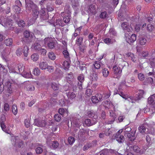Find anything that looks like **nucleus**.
I'll return each instance as SVG.
<instances>
[{
  "label": "nucleus",
  "instance_id": "nucleus-1",
  "mask_svg": "<svg viewBox=\"0 0 155 155\" xmlns=\"http://www.w3.org/2000/svg\"><path fill=\"white\" fill-rule=\"evenodd\" d=\"M129 64L125 61L121 60L118 66H114L113 68L114 74L116 75L117 78H119L121 75L122 69L124 68H128Z\"/></svg>",
  "mask_w": 155,
  "mask_h": 155
},
{
  "label": "nucleus",
  "instance_id": "nucleus-2",
  "mask_svg": "<svg viewBox=\"0 0 155 155\" xmlns=\"http://www.w3.org/2000/svg\"><path fill=\"white\" fill-rule=\"evenodd\" d=\"M2 25L10 30H13L15 27L13 26L12 20L9 18H7L2 23Z\"/></svg>",
  "mask_w": 155,
  "mask_h": 155
},
{
  "label": "nucleus",
  "instance_id": "nucleus-3",
  "mask_svg": "<svg viewBox=\"0 0 155 155\" xmlns=\"http://www.w3.org/2000/svg\"><path fill=\"white\" fill-rule=\"evenodd\" d=\"M25 2L26 11H29L31 10H32L36 8L37 7L33 1L31 0H27Z\"/></svg>",
  "mask_w": 155,
  "mask_h": 155
},
{
  "label": "nucleus",
  "instance_id": "nucleus-4",
  "mask_svg": "<svg viewBox=\"0 0 155 155\" xmlns=\"http://www.w3.org/2000/svg\"><path fill=\"white\" fill-rule=\"evenodd\" d=\"M44 41L45 44H47L48 48L52 49L54 48L55 43L52 38L49 37L45 38L44 39Z\"/></svg>",
  "mask_w": 155,
  "mask_h": 155
},
{
  "label": "nucleus",
  "instance_id": "nucleus-5",
  "mask_svg": "<svg viewBox=\"0 0 155 155\" xmlns=\"http://www.w3.org/2000/svg\"><path fill=\"white\" fill-rule=\"evenodd\" d=\"M136 130H133L132 131L129 133H126L125 134V136L128 138V139L131 141H134L136 138V136L135 135Z\"/></svg>",
  "mask_w": 155,
  "mask_h": 155
},
{
  "label": "nucleus",
  "instance_id": "nucleus-6",
  "mask_svg": "<svg viewBox=\"0 0 155 155\" xmlns=\"http://www.w3.org/2000/svg\"><path fill=\"white\" fill-rule=\"evenodd\" d=\"M47 143L51 148L53 149L57 148L59 145L57 141H52L50 139H47Z\"/></svg>",
  "mask_w": 155,
  "mask_h": 155
},
{
  "label": "nucleus",
  "instance_id": "nucleus-7",
  "mask_svg": "<svg viewBox=\"0 0 155 155\" xmlns=\"http://www.w3.org/2000/svg\"><path fill=\"white\" fill-rule=\"evenodd\" d=\"M127 42L130 44L133 43L136 40V36L134 34H132L131 35L128 34H125Z\"/></svg>",
  "mask_w": 155,
  "mask_h": 155
},
{
  "label": "nucleus",
  "instance_id": "nucleus-8",
  "mask_svg": "<svg viewBox=\"0 0 155 155\" xmlns=\"http://www.w3.org/2000/svg\"><path fill=\"white\" fill-rule=\"evenodd\" d=\"M33 124L35 126L42 127L45 126L46 122L45 120L40 119H35Z\"/></svg>",
  "mask_w": 155,
  "mask_h": 155
},
{
  "label": "nucleus",
  "instance_id": "nucleus-9",
  "mask_svg": "<svg viewBox=\"0 0 155 155\" xmlns=\"http://www.w3.org/2000/svg\"><path fill=\"white\" fill-rule=\"evenodd\" d=\"M70 120L71 124H73L76 127H79L81 125L79 118L78 117H73L71 118Z\"/></svg>",
  "mask_w": 155,
  "mask_h": 155
},
{
  "label": "nucleus",
  "instance_id": "nucleus-10",
  "mask_svg": "<svg viewBox=\"0 0 155 155\" xmlns=\"http://www.w3.org/2000/svg\"><path fill=\"white\" fill-rule=\"evenodd\" d=\"M13 84L11 81H7L5 83V88L7 90L9 94H11L12 92V85Z\"/></svg>",
  "mask_w": 155,
  "mask_h": 155
},
{
  "label": "nucleus",
  "instance_id": "nucleus-11",
  "mask_svg": "<svg viewBox=\"0 0 155 155\" xmlns=\"http://www.w3.org/2000/svg\"><path fill=\"white\" fill-rule=\"evenodd\" d=\"M98 72V70H96L95 69H92V73L90 75L91 79L92 81H97L98 78L97 73Z\"/></svg>",
  "mask_w": 155,
  "mask_h": 155
},
{
  "label": "nucleus",
  "instance_id": "nucleus-12",
  "mask_svg": "<svg viewBox=\"0 0 155 155\" xmlns=\"http://www.w3.org/2000/svg\"><path fill=\"white\" fill-rule=\"evenodd\" d=\"M145 92L143 90H139L138 94H136L133 98L134 100L135 101H137L140 100L143 97Z\"/></svg>",
  "mask_w": 155,
  "mask_h": 155
},
{
  "label": "nucleus",
  "instance_id": "nucleus-13",
  "mask_svg": "<svg viewBox=\"0 0 155 155\" xmlns=\"http://www.w3.org/2000/svg\"><path fill=\"white\" fill-rule=\"evenodd\" d=\"M112 139H116L119 143H122L124 141V137L123 135H117L114 134Z\"/></svg>",
  "mask_w": 155,
  "mask_h": 155
},
{
  "label": "nucleus",
  "instance_id": "nucleus-14",
  "mask_svg": "<svg viewBox=\"0 0 155 155\" xmlns=\"http://www.w3.org/2000/svg\"><path fill=\"white\" fill-rule=\"evenodd\" d=\"M138 130L140 133L143 134L148 133V129L143 125H142L139 127Z\"/></svg>",
  "mask_w": 155,
  "mask_h": 155
},
{
  "label": "nucleus",
  "instance_id": "nucleus-15",
  "mask_svg": "<svg viewBox=\"0 0 155 155\" xmlns=\"http://www.w3.org/2000/svg\"><path fill=\"white\" fill-rule=\"evenodd\" d=\"M14 141H15V143L14 144L13 143L12 144L15 147H16L18 145V147L21 148L22 147L23 143V142L22 141L19 140V139L18 140V139L16 137L14 139Z\"/></svg>",
  "mask_w": 155,
  "mask_h": 155
},
{
  "label": "nucleus",
  "instance_id": "nucleus-16",
  "mask_svg": "<svg viewBox=\"0 0 155 155\" xmlns=\"http://www.w3.org/2000/svg\"><path fill=\"white\" fill-rule=\"evenodd\" d=\"M127 145L129 146L130 149L131 150H134V151L138 153L140 151V148L138 147L136 145L131 146V143L130 142L128 143Z\"/></svg>",
  "mask_w": 155,
  "mask_h": 155
},
{
  "label": "nucleus",
  "instance_id": "nucleus-17",
  "mask_svg": "<svg viewBox=\"0 0 155 155\" xmlns=\"http://www.w3.org/2000/svg\"><path fill=\"white\" fill-rule=\"evenodd\" d=\"M114 150L111 149H105L102 150L98 153L99 155H107L109 153H112L114 152Z\"/></svg>",
  "mask_w": 155,
  "mask_h": 155
},
{
  "label": "nucleus",
  "instance_id": "nucleus-18",
  "mask_svg": "<svg viewBox=\"0 0 155 155\" xmlns=\"http://www.w3.org/2000/svg\"><path fill=\"white\" fill-rule=\"evenodd\" d=\"M121 27L123 30L129 32L131 31L132 28L128 25L127 22H123L121 24Z\"/></svg>",
  "mask_w": 155,
  "mask_h": 155
},
{
  "label": "nucleus",
  "instance_id": "nucleus-19",
  "mask_svg": "<svg viewBox=\"0 0 155 155\" xmlns=\"http://www.w3.org/2000/svg\"><path fill=\"white\" fill-rule=\"evenodd\" d=\"M96 120H92V121L91 119H87L85 120L84 123L85 124L88 126H90L95 124L96 123Z\"/></svg>",
  "mask_w": 155,
  "mask_h": 155
},
{
  "label": "nucleus",
  "instance_id": "nucleus-20",
  "mask_svg": "<svg viewBox=\"0 0 155 155\" xmlns=\"http://www.w3.org/2000/svg\"><path fill=\"white\" fill-rule=\"evenodd\" d=\"M32 11L33 12V18L35 20L38 17L39 14L38 8L37 7L36 8L32 10Z\"/></svg>",
  "mask_w": 155,
  "mask_h": 155
},
{
  "label": "nucleus",
  "instance_id": "nucleus-21",
  "mask_svg": "<svg viewBox=\"0 0 155 155\" xmlns=\"http://www.w3.org/2000/svg\"><path fill=\"white\" fill-rule=\"evenodd\" d=\"M94 68L93 69H95L96 70H98L99 69L103 67V64L100 62L95 61L94 64Z\"/></svg>",
  "mask_w": 155,
  "mask_h": 155
},
{
  "label": "nucleus",
  "instance_id": "nucleus-22",
  "mask_svg": "<svg viewBox=\"0 0 155 155\" xmlns=\"http://www.w3.org/2000/svg\"><path fill=\"white\" fill-rule=\"evenodd\" d=\"M110 119L108 122L109 124H111L115 121L117 116L116 114L113 112H110Z\"/></svg>",
  "mask_w": 155,
  "mask_h": 155
},
{
  "label": "nucleus",
  "instance_id": "nucleus-23",
  "mask_svg": "<svg viewBox=\"0 0 155 155\" xmlns=\"http://www.w3.org/2000/svg\"><path fill=\"white\" fill-rule=\"evenodd\" d=\"M148 101L149 104L152 105H155V94L149 97Z\"/></svg>",
  "mask_w": 155,
  "mask_h": 155
},
{
  "label": "nucleus",
  "instance_id": "nucleus-24",
  "mask_svg": "<svg viewBox=\"0 0 155 155\" xmlns=\"http://www.w3.org/2000/svg\"><path fill=\"white\" fill-rule=\"evenodd\" d=\"M23 49H22V52L24 55L25 57H27L28 56L29 53V48L26 45H23Z\"/></svg>",
  "mask_w": 155,
  "mask_h": 155
},
{
  "label": "nucleus",
  "instance_id": "nucleus-25",
  "mask_svg": "<svg viewBox=\"0 0 155 155\" xmlns=\"http://www.w3.org/2000/svg\"><path fill=\"white\" fill-rule=\"evenodd\" d=\"M53 25L54 27L58 26H64V23H63L62 21L60 20V19H56V22L54 23Z\"/></svg>",
  "mask_w": 155,
  "mask_h": 155
},
{
  "label": "nucleus",
  "instance_id": "nucleus-26",
  "mask_svg": "<svg viewBox=\"0 0 155 155\" xmlns=\"http://www.w3.org/2000/svg\"><path fill=\"white\" fill-rule=\"evenodd\" d=\"M21 75L24 77L26 78H32V75L30 71H26L25 70L21 74Z\"/></svg>",
  "mask_w": 155,
  "mask_h": 155
},
{
  "label": "nucleus",
  "instance_id": "nucleus-27",
  "mask_svg": "<svg viewBox=\"0 0 155 155\" xmlns=\"http://www.w3.org/2000/svg\"><path fill=\"white\" fill-rule=\"evenodd\" d=\"M129 59H130L134 62H135L136 61V58L134 57V54L131 53H128L126 54Z\"/></svg>",
  "mask_w": 155,
  "mask_h": 155
},
{
  "label": "nucleus",
  "instance_id": "nucleus-28",
  "mask_svg": "<svg viewBox=\"0 0 155 155\" xmlns=\"http://www.w3.org/2000/svg\"><path fill=\"white\" fill-rule=\"evenodd\" d=\"M17 68L20 74H21L25 71V67L22 64H17Z\"/></svg>",
  "mask_w": 155,
  "mask_h": 155
},
{
  "label": "nucleus",
  "instance_id": "nucleus-29",
  "mask_svg": "<svg viewBox=\"0 0 155 155\" xmlns=\"http://www.w3.org/2000/svg\"><path fill=\"white\" fill-rule=\"evenodd\" d=\"M13 40L11 38H7L4 40V43L8 46H11Z\"/></svg>",
  "mask_w": 155,
  "mask_h": 155
},
{
  "label": "nucleus",
  "instance_id": "nucleus-30",
  "mask_svg": "<svg viewBox=\"0 0 155 155\" xmlns=\"http://www.w3.org/2000/svg\"><path fill=\"white\" fill-rule=\"evenodd\" d=\"M66 77L67 81L68 82V81H71L73 80L74 78L73 73L71 72L66 74Z\"/></svg>",
  "mask_w": 155,
  "mask_h": 155
},
{
  "label": "nucleus",
  "instance_id": "nucleus-31",
  "mask_svg": "<svg viewBox=\"0 0 155 155\" xmlns=\"http://www.w3.org/2000/svg\"><path fill=\"white\" fill-rule=\"evenodd\" d=\"M11 51V48L6 47L2 51V53L5 56H8L10 54Z\"/></svg>",
  "mask_w": 155,
  "mask_h": 155
},
{
  "label": "nucleus",
  "instance_id": "nucleus-32",
  "mask_svg": "<svg viewBox=\"0 0 155 155\" xmlns=\"http://www.w3.org/2000/svg\"><path fill=\"white\" fill-rule=\"evenodd\" d=\"M48 65V64L46 62L42 61L39 64L40 68L42 70L46 69Z\"/></svg>",
  "mask_w": 155,
  "mask_h": 155
},
{
  "label": "nucleus",
  "instance_id": "nucleus-33",
  "mask_svg": "<svg viewBox=\"0 0 155 155\" xmlns=\"http://www.w3.org/2000/svg\"><path fill=\"white\" fill-rule=\"evenodd\" d=\"M66 94L68 98L71 99H73L76 97V94L74 92H68Z\"/></svg>",
  "mask_w": 155,
  "mask_h": 155
},
{
  "label": "nucleus",
  "instance_id": "nucleus-34",
  "mask_svg": "<svg viewBox=\"0 0 155 155\" xmlns=\"http://www.w3.org/2000/svg\"><path fill=\"white\" fill-rule=\"evenodd\" d=\"M58 112L59 114L63 117L65 114H68V111L66 109L64 110V108H61L59 109Z\"/></svg>",
  "mask_w": 155,
  "mask_h": 155
},
{
  "label": "nucleus",
  "instance_id": "nucleus-35",
  "mask_svg": "<svg viewBox=\"0 0 155 155\" xmlns=\"http://www.w3.org/2000/svg\"><path fill=\"white\" fill-rule=\"evenodd\" d=\"M22 48L21 47H18L16 51V55L18 56H20L22 54Z\"/></svg>",
  "mask_w": 155,
  "mask_h": 155
},
{
  "label": "nucleus",
  "instance_id": "nucleus-36",
  "mask_svg": "<svg viewBox=\"0 0 155 155\" xmlns=\"http://www.w3.org/2000/svg\"><path fill=\"white\" fill-rule=\"evenodd\" d=\"M109 72L108 69L106 68H104L102 70V73L103 76L104 77H107L109 74Z\"/></svg>",
  "mask_w": 155,
  "mask_h": 155
},
{
  "label": "nucleus",
  "instance_id": "nucleus-37",
  "mask_svg": "<svg viewBox=\"0 0 155 155\" xmlns=\"http://www.w3.org/2000/svg\"><path fill=\"white\" fill-rule=\"evenodd\" d=\"M83 38L82 37L78 36L76 40V43L78 45H81L83 42Z\"/></svg>",
  "mask_w": 155,
  "mask_h": 155
},
{
  "label": "nucleus",
  "instance_id": "nucleus-38",
  "mask_svg": "<svg viewBox=\"0 0 155 155\" xmlns=\"http://www.w3.org/2000/svg\"><path fill=\"white\" fill-rule=\"evenodd\" d=\"M39 56L36 53L33 54L31 56V58L34 61H36L39 58Z\"/></svg>",
  "mask_w": 155,
  "mask_h": 155
},
{
  "label": "nucleus",
  "instance_id": "nucleus-39",
  "mask_svg": "<svg viewBox=\"0 0 155 155\" xmlns=\"http://www.w3.org/2000/svg\"><path fill=\"white\" fill-rule=\"evenodd\" d=\"M72 7L73 8H75L79 5V2L78 0H71Z\"/></svg>",
  "mask_w": 155,
  "mask_h": 155
},
{
  "label": "nucleus",
  "instance_id": "nucleus-40",
  "mask_svg": "<svg viewBox=\"0 0 155 155\" xmlns=\"http://www.w3.org/2000/svg\"><path fill=\"white\" fill-rule=\"evenodd\" d=\"M48 55V57L50 59L52 60H54L56 59L55 55L53 52H49Z\"/></svg>",
  "mask_w": 155,
  "mask_h": 155
},
{
  "label": "nucleus",
  "instance_id": "nucleus-41",
  "mask_svg": "<svg viewBox=\"0 0 155 155\" xmlns=\"http://www.w3.org/2000/svg\"><path fill=\"white\" fill-rule=\"evenodd\" d=\"M51 86L54 90L56 91L59 89V85L55 83H53L51 84Z\"/></svg>",
  "mask_w": 155,
  "mask_h": 155
},
{
  "label": "nucleus",
  "instance_id": "nucleus-42",
  "mask_svg": "<svg viewBox=\"0 0 155 155\" xmlns=\"http://www.w3.org/2000/svg\"><path fill=\"white\" fill-rule=\"evenodd\" d=\"M124 130V135L125 136V134H126V133H129L131 132V128L129 127H128L127 126H126L124 129H123Z\"/></svg>",
  "mask_w": 155,
  "mask_h": 155
},
{
  "label": "nucleus",
  "instance_id": "nucleus-43",
  "mask_svg": "<svg viewBox=\"0 0 155 155\" xmlns=\"http://www.w3.org/2000/svg\"><path fill=\"white\" fill-rule=\"evenodd\" d=\"M107 16L108 15L106 11L101 12L100 15V18L102 19H105Z\"/></svg>",
  "mask_w": 155,
  "mask_h": 155
},
{
  "label": "nucleus",
  "instance_id": "nucleus-44",
  "mask_svg": "<svg viewBox=\"0 0 155 155\" xmlns=\"http://www.w3.org/2000/svg\"><path fill=\"white\" fill-rule=\"evenodd\" d=\"M115 92L116 93V94H118L123 98L125 99H127V96L126 95L124 94L122 92L119 91L117 89H116V91H115Z\"/></svg>",
  "mask_w": 155,
  "mask_h": 155
},
{
  "label": "nucleus",
  "instance_id": "nucleus-45",
  "mask_svg": "<svg viewBox=\"0 0 155 155\" xmlns=\"http://www.w3.org/2000/svg\"><path fill=\"white\" fill-rule=\"evenodd\" d=\"M89 10L91 13H94L95 12V5H90L89 7Z\"/></svg>",
  "mask_w": 155,
  "mask_h": 155
},
{
  "label": "nucleus",
  "instance_id": "nucleus-46",
  "mask_svg": "<svg viewBox=\"0 0 155 155\" xmlns=\"http://www.w3.org/2000/svg\"><path fill=\"white\" fill-rule=\"evenodd\" d=\"M147 42V40L145 38L143 37H140L139 38V43L140 45H143Z\"/></svg>",
  "mask_w": 155,
  "mask_h": 155
},
{
  "label": "nucleus",
  "instance_id": "nucleus-47",
  "mask_svg": "<svg viewBox=\"0 0 155 155\" xmlns=\"http://www.w3.org/2000/svg\"><path fill=\"white\" fill-rule=\"evenodd\" d=\"M12 111L14 115H16L17 114L18 111L16 105L14 104L12 105Z\"/></svg>",
  "mask_w": 155,
  "mask_h": 155
},
{
  "label": "nucleus",
  "instance_id": "nucleus-48",
  "mask_svg": "<svg viewBox=\"0 0 155 155\" xmlns=\"http://www.w3.org/2000/svg\"><path fill=\"white\" fill-rule=\"evenodd\" d=\"M91 101L94 104H97L100 102L96 96H93L91 98Z\"/></svg>",
  "mask_w": 155,
  "mask_h": 155
},
{
  "label": "nucleus",
  "instance_id": "nucleus-49",
  "mask_svg": "<svg viewBox=\"0 0 155 155\" xmlns=\"http://www.w3.org/2000/svg\"><path fill=\"white\" fill-rule=\"evenodd\" d=\"M17 24L19 26L22 28H24L25 25V21L23 20H20L18 22Z\"/></svg>",
  "mask_w": 155,
  "mask_h": 155
},
{
  "label": "nucleus",
  "instance_id": "nucleus-50",
  "mask_svg": "<svg viewBox=\"0 0 155 155\" xmlns=\"http://www.w3.org/2000/svg\"><path fill=\"white\" fill-rule=\"evenodd\" d=\"M87 114V116L90 118L94 117L95 115V113L92 110L88 111Z\"/></svg>",
  "mask_w": 155,
  "mask_h": 155
},
{
  "label": "nucleus",
  "instance_id": "nucleus-51",
  "mask_svg": "<svg viewBox=\"0 0 155 155\" xmlns=\"http://www.w3.org/2000/svg\"><path fill=\"white\" fill-rule=\"evenodd\" d=\"M54 119L57 122H59L61 119V116L59 114H56L54 116Z\"/></svg>",
  "mask_w": 155,
  "mask_h": 155
},
{
  "label": "nucleus",
  "instance_id": "nucleus-52",
  "mask_svg": "<svg viewBox=\"0 0 155 155\" xmlns=\"http://www.w3.org/2000/svg\"><path fill=\"white\" fill-rule=\"evenodd\" d=\"M86 132V130L83 129H80L78 132V135L80 137H81L82 136L84 135Z\"/></svg>",
  "mask_w": 155,
  "mask_h": 155
},
{
  "label": "nucleus",
  "instance_id": "nucleus-53",
  "mask_svg": "<svg viewBox=\"0 0 155 155\" xmlns=\"http://www.w3.org/2000/svg\"><path fill=\"white\" fill-rule=\"evenodd\" d=\"M41 45L40 44L35 43L34 44V47L35 50L39 51L41 48Z\"/></svg>",
  "mask_w": 155,
  "mask_h": 155
},
{
  "label": "nucleus",
  "instance_id": "nucleus-54",
  "mask_svg": "<svg viewBox=\"0 0 155 155\" xmlns=\"http://www.w3.org/2000/svg\"><path fill=\"white\" fill-rule=\"evenodd\" d=\"M70 16L69 15L65 16L63 19L64 22L66 23H68L70 20Z\"/></svg>",
  "mask_w": 155,
  "mask_h": 155
},
{
  "label": "nucleus",
  "instance_id": "nucleus-55",
  "mask_svg": "<svg viewBox=\"0 0 155 155\" xmlns=\"http://www.w3.org/2000/svg\"><path fill=\"white\" fill-rule=\"evenodd\" d=\"M24 123L26 127L28 128L30 126V121L29 119H25L24 121Z\"/></svg>",
  "mask_w": 155,
  "mask_h": 155
},
{
  "label": "nucleus",
  "instance_id": "nucleus-56",
  "mask_svg": "<svg viewBox=\"0 0 155 155\" xmlns=\"http://www.w3.org/2000/svg\"><path fill=\"white\" fill-rule=\"evenodd\" d=\"M33 73L35 75L38 76L39 75L40 73V70L38 68H35L33 72Z\"/></svg>",
  "mask_w": 155,
  "mask_h": 155
},
{
  "label": "nucleus",
  "instance_id": "nucleus-57",
  "mask_svg": "<svg viewBox=\"0 0 155 155\" xmlns=\"http://www.w3.org/2000/svg\"><path fill=\"white\" fill-rule=\"evenodd\" d=\"M27 90L30 91H34L35 89V87L34 86L31 85H28L27 87Z\"/></svg>",
  "mask_w": 155,
  "mask_h": 155
},
{
  "label": "nucleus",
  "instance_id": "nucleus-58",
  "mask_svg": "<svg viewBox=\"0 0 155 155\" xmlns=\"http://www.w3.org/2000/svg\"><path fill=\"white\" fill-rule=\"evenodd\" d=\"M75 141L74 138L71 137H69L68 139V141L70 144H72Z\"/></svg>",
  "mask_w": 155,
  "mask_h": 155
},
{
  "label": "nucleus",
  "instance_id": "nucleus-59",
  "mask_svg": "<svg viewBox=\"0 0 155 155\" xmlns=\"http://www.w3.org/2000/svg\"><path fill=\"white\" fill-rule=\"evenodd\" d=\"M91 147L90 146L89 143H87L84 145L83 148V150L84 151H86L88 149L90 148Z\"/></svg>",
  "mask_w": 155,
  "mask_h": 155
},
{
  "label": "nucleus",
  "instance_id": "nucleus-60",
  "mask_svg": "<svg viewBox=\"0 0 155 155\" xmlns=\"http://www.w3.org/2000/svg\"><path fill=\"white\" fill-rule=\"evenodd\" d=\"M35 150L37 153L40 154L42 153L43 149L41 147H38Z\"/></svg>",
  "mask_w": 155,
  "mask_h": 155
},
{
  "label": "nucleus",
  "instance_id": "nucleus-61",
  "mask_svg": "<svg viewBox=\"0 0 155 155\" xmlns=\"http://www.w3.org/2000/svg\"><path fill=\"white\" fill-rule=\"evenodd\" d=\"M138 77L139 80L141 81H143L144 79V75L141 73L138 74Z\"/></svg>",
  "mask_w": 155,
  "mask_h": 155
},
{
  "label": "nucleus",
  "instance_id": "nucleus-62",
  "mask_svg": "<svg viewBox=\"0 0 155 155\" xmlns=\"http://www.w3.org/2000/svg\"><path fill=\"white\" fill-rule=\"evenodd\" d=\"M63 53L65 58H67L69 57V54L67 50H64L63 52Z\"/></svg>",
  "mask_w": 155,
  "mask_h": 155
},
{
  "label": "nucleus",
  "instance_id": "nucleus-63",
  "mask_svg": "<svg viewBox=\"0 0 155 155\" xmlns=\"http://www.w3.org/2000/svg\"><path fill=\"white\" fill-rule=\"evenodd\" d=\"M92 90L90 89H88L86 91V94L88 96H90L92 94Z\"/></svg>",
  "mask_w": 155,
  "mask_h": 155
},
{
  "label": "nucleus",
  "instance_id": "nucleus-64",
  "mask_svg": "<svg viewBox=\"0 0 155 155\" xmlns=\"http://www.w3.org/2000/svg\"><path fill=\"white\" fill-rule=\"evenodd\" d=\"M150 64L152 67H155V56L150 61Z\"/></svg>",
  "mask_w": 155,
  "mask_h": 155
}]
</instances>
